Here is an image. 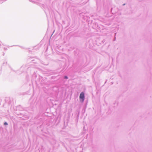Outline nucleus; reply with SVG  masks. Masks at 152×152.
<instances>
[{"label": "nucleus", "instance_id": "f257e3e1", "mask_svg": "<svg viewBox=\"0 0 152 152\" xmlns=\"http://www.w3.org/2000/svg\"><path fill=\"white\" fill-rule=\"evenodd\" d=\"M80 98L81 99L82 102H83L84 98V93L83 92H82L80 93Z\"/></svg>", "mask_w": 152, "mask_h": 152}, {"label": "nucleus", "instance_id": "f03ea898", "mask_svg": "<svg viewBox=\"0 0 152 152\" xmlns=\"http://www.w3.org/2000/svg\"><path fill=\"white\" fill-rule=\"evenodd\" d=\"M64 78L65 79H67L68 78V77L66 76H65L64 77Z\"/></svg>", "mask_w": 152, "mask_h": 152}, {"label": "nucleus", "instance_id": "7ed1b4c3", "mask_svg": "<svg viewBox=\"0 0 152 152\" xmlns=\"http://www.w3.org/2000/svg\"><path fill=\"white\" fill-rule=\"evenodd\" d=\"M4 124L5 125H7V122H5L4 123Z\"/></svg>", "mask_w": 152, "mask_h": 152}]
</instances>
